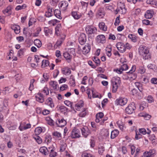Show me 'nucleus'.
<instances>
[{
	"label": "nucleus",
	"mask_w": 157,
	"mask_h": 157,
	"mask_svg": "<svg viewBox=\"0 0 157 157\" xmlns=\"http://www.w3.org/2000/svg\"><path fill=\"white\" fill-rule=\"evenodd\" d=\"M135 103L132 102L125 109V113L128 114L132 113L136 109Z\"/></svg>",
	"instance_id": "f257e3e1"
},
{
	"label": "nucleus",
	"mask_w": 157,
	"mask_h": 157,
	"mask_svg": "<svg viewBox=\"0 0 157 157\" xmlns=\"http://www.w3.org/2000/svg\"><path fill=\"white\" fill-rule=\"evenodd\" d=\"M70 136L72 138L79 137L80 136V133L79 130L74 128L72 131Z\"/></svg>",
	"instance_id": "f03ea898"
},
{
	"label": "nucleus",
	"mask_w": 157,
	"mask_h": 157,
	"mask_svg": "<svg viewBox=\"0 0 157 157\" xmlns=\"http://www.w3.org/2000/svg\"><path fill=\"white\" fill-rule=\"evenodd\" d=\"M117 81H117L116 78H113L112 81L111 82L112 84L113 85V92L115 93V92L117 89V88L118 87V82H119V79H120V78H117Z\"/></svg>",
	"instance_id": "7ed1b4c3"
},
{
	"label": "nucleus",
	"mask_w": 157,
	"mask_h": 157,
	"mask_svg": "<svg viewBox=\"0 0 157 157\" xmlns=\"http://www.w3.org/2000/svg\"><path fill=\"white\" fill-rule=\"evenodd\" d=\"M86 30L88 34L94 33L97 31V29L92 25H87L86 28Z\"/></svg>",
	"instance_id": "20e7f679"
},
{
	"label": "nucleus",
	"mask_w": 157,
	"mask_h": 157,
	"mask_svg": "<svg viewBox=\"0 0 157 157\" xmlns=\"http://www.w3.org/2000/svg\"><path fill=\"white\" fill-rule=\"evenodd\" d=\"M139 51L140 54L141 56L149 52V50L147 48L143 45H141L140 46Z\"/></svg>",
	"instance_id": "39448f33"
},
{
	"label": "nucleus",
	"mask_w": 157,
	"mask_h": 157,
	"mask_svg": "<svg viewBox=\"0 0 157 157\" xmlns=\"http://www.w3.org/2000/svg\"><path fill=\"white\" fill-rule=\"evenodd\" d=\"M117 49L121 52L123 53L125 52L126 48L124 44L122 42H118L116 45Z\"/></svg>",
	"instance_id": "423d86ee"
},
{
	"label": "nucleus",
	"mask_w": 157,
	"mask_h": 157,
	"mask_svg": "<svg viewBox=\"0 0 157 157\" xmlns=\"http://www.w3.org/2000/svg\"><path fill=\"white\" fill-rule=\"evenodd\" d=\"M155 153V150L154 149H151L149 151L144 153L143 155L141 157H152Z\"/></svg>",
	"instance_id": "0eeeda50"
},
{
	"label": "nucleus",
	"mask_w": 157,
	"mask_h": 157,
	"mask_svg": "<svg viewBox=\"0 0 157 157\" xmlns=\"http://www.w3.org/2000/svg\"><path fill=\"white\" fill-rule=\"evenodd\" d=\"M56 124L58 127H62L66 124L67 122L63 119H59L56 121Z\"/></svg>",
	"instance_id": "6e6552de"
},
{
	"label": "nucleus",
	"mask_w": 157,
	"mask_h": 157,
	"mask_svg": "<svg viewBox=\"0 0 157 157\" xmlns=\"http://www.w3.org/2000/svg\"><path fill=\"white\" fill-rule=\"evenodd\" d=\"M82 135L85 137H86L88 135L90 134L91 131L89 130L87 127L83 128L81 129Z\"/></svg>",
	"instance_id": "1a4fd4ad"
},
{
	"label": "nucleus",
	"mask_w": 157,
	"mask_h": 157,
	"mask_svg": "<svg viewBox=\"0 0 157 157\" xmlns=\"http://www.w3.org/2000/svg\"><path fill=\"white\" fill-rule=\"evenodd\" d=\"M91 49L90 44H86L82 48V52L84 54H86L88 53L90 51Z\"/></svg>",
	"instance_id": "9d476101"
},
{
	"label": "nucleus",
	"mask_w": 157,
	"mask_h": 157,
	"mask_svg": "<svg viewBox=\"0 0 157 157\" xmlns=\"http://www.w3.org/2000/svg\"><path fill=\"white\" fill-rule=\"evenodd\" d=\"M96 40L98 43H101L103 44L105 41V37L103 35H98L96 38Z\"/></svg>",
	"instance_id": "9b49d317"
},
{
	"label": "nucleus",
	"mask_w": 157,
	"mask_h": 157,
	"mask_svg": "<svg viewBox=\"0 0 157 157\" xmlns=\"http://www.w3.org/2000/svg\"><path fill=\"white\" fill-rule=\"evenodd\" d=\"M117 104H119L121 106L125 105L127 102V100L125 98H120L117 100Z\"/></svg>",
	"instance_id": "f8f14e48"
},
{
	"label": "nucleus",
	"mask_w": 157,
	"mask_h": 157,
	"mask_svg": "<svg viewBox=\"0 0 157 157\" xmlns=\"http://www.w3.org/2000/svg\"><path fill=\"white\" fill-rule=\"evenodd\" d=\"M78 40L81 44L83 45L85 44L86 40V38L85 34L82 33L81 35L79 37Z\"/></svg>",
	"instance_id": "ddd939ff"
},
{
	"label": "nucleus",
	"mask_w": 157,
	"mask_h": 157,
	"mask_svg": "<svg viewBox=\"0 0 157 157\" xmlns=\"http://www.w3.org/2000/svg\"><path fill=\"white\" fill-rule=\"evenodd\" d=\"M62 71L63 74L66 75H69L71 73L70 69L67 67H65L63 68L62 69Z\"/></svg>",
	"instance_id": "4468645a"
},
{
	"label": "nucleus",
	"mask_w": 157,
	"mask_h": 157,
	"mask_svg": "<svg viewBox=\"0 0 157 157\" xmlns=\"http://www.w3.org/2000/svg\"><path fill=\"white\" fill-rule=\"evenodd\" d=\"M135 84L140 91L141 92H143V90H144L143 85L139 82H136Z\"/></svg>",
	"instance_id": "2eb2a0df"
},
{
	"label": "nucleus",
	"mask_w": 157,
	"mask_h": 157,
	"mask_svg": "<svg viewBox=\"0 0 157 157\" xmlns=\"http://www.w3.org/2000/svg\"><path fill=\"white\" fill-rule=\"evenodd\" d=\"M153 11L152 10H148L144 14L145 17L147 19H150L152 17Z\"/></svg>",
	"instance_id": "dca6fc26"
},
{
	"label": "nucleus",
	"mask_w": 157,
	"mask_h": 157,
	"mask_svg": "<svg viewBox=\"0 0 157 157\" xmlns=\"http://www.w3.org/2000/svg\"><path fill=\"white\" fill-rule=\"evenodd\" d=\"M40 151L42 154L45 155H47L48 154V151L47 148L45 147H40Z\"/></svg>",
	"instance_id": "f3484780"
},
{
	"label": "nucleus",
	"mask_w": 157,
	"mask_h": 157,
	"mask_svg": "<svg viewBox=\"0 0 157 157\" xmlns=\"http://www.w3.org/2000/svg\"><path fill=\"white\" fill-rule=\"evenodd\" d=\"M83 101L82 100L80 101L78 103L75 104V107L77 110H79L83 106Z\"/></svg>",
	"instance_id": "a211bd4d"
},
{
	"label": "nucleus",
	"mask_w": 157,
	"mask_h": 157,
	"mask_svg": "<svg viewBox=\"0 0 157 157\" xmlns=\"http://www.w3.org/2000/svg\"><path fill=\"white\" fill-rule=\"evenodd\" d=\"M119 134V131L118 130L115 129L111 132V138L113 139L115 138Z\"/></svg>",
	"instance_id": "6ab92c4d"
},
{
	"label": "nucleus",
	"mask_w": 157,
	"mask_h": 157,
	"mask_svg": "<svg viewBox=\"0 0 157 157\" xmlns=\"http://www.w3.org/2000/svg\"><path fill=\"white\" fill-rule=\"evenodd\" d=\"M54 14L55 16L59 19H62V18L60 16L61 12L59 10L56 9L55 10Z\"/></svg>",
	"instance_id": "aec40b11"
},
{
	"label": "nucleus",
	"mask_w": 157,
	"mask_h": 157,
	"mask_svg": "<svg viewBox=\"0 0 157 157\" xmlns=\"http://www.w3.org/2000/svg\"><path fill=\"white\" fill-rule=\"evenodd\" d=\"M63 56L66 60L71 61L72 58V56L68 52H65L63 53Z\"/></svg>",
	"instance_id": "412c9836"
},
{
	"label": "nucleus",
	"mask_w": 157,
	"mask_h": 157,
	"mask_svg": "<svg viewBox=\"0 0 157 157\" xmlns=\"http://www.w3.org/2000/svg\"><path fill=\"white\" fill-rule=\"evenodd\" d=\"M99 26L100 29L105 31H106L107 27L105 26L104 23H100L99 24Z\"/></svg>",
	"instance_id": "4be33fe9"
},
{
	"label": "nucleus",
	"mask_w": 157,
	"mask_h": 157,
	"mask_svg": "<svg viewBox=\"0 0 157 157\" xmlns=\"http://www.w3.org/2000/svg\"><path fill=\"white\" fill-rule=\"evenodd\" d=\"M111 48L110 46H108L106 48V54L107 56L109 57H110L111 56Z\"/></svg>",
	"instance_id": "5701e85b"
},
{
	"label": "nucleus",
	"mask_w": 157,
	"mask_h": 157,
	"mask_svg": "<svg viewBox=\"0 0 157 157\" xmlns=\"http://www.w3.org/2000/svg\"><path fill=\"white\" fill-rule=\"evenodd\" d=\"M44 31L46 36H48V34H52V30L51 29H49L48 27H45L44 29Z\"/></svg>",
	"instance_id": "b1692460"
},
{
	"label": "nucleus",
	"mask_w": 157,
	"mask_h": 157,
	"mask_svg": "<svg viewBox=\"0 0 157 157\" xmlns=\"http://www.w3.org/2000/svg\"><path fill=\"white\" fill-rule=\"evenodd\" d=\"M34 44L38 48L40 47L42 45L41 41L37 39H36L34 40Z\"/></svg>",
	"instance_id": "393cba45"
},
{
	"label": "nucleus",
	"mask_w": 157,
	"mask_h": 157,
	"mask_svg": "<svg viewBox=\"0 0 157 157\" xmlns=\"http://www.w3.org/2000/svg\"><path fill=\"white\" fill-rule=\"evenodd\" d=\"M50 85L54 90L57 89V82L55 81H51L49 83Z\"/></svg>",
	"instance_id": "a878e982"
},
{
	"label": "nucleus",
	"mask_w": 157,
	"mask_h": 157,
	"mask_svg": "<svg viewBox=\"0 0 157 157\" xmlns=\"http://www.w3.org/2000/svg\"><path fill=\"white\" fill-rule=\"evenodd\" d=\"M128 37L134 42H136L137 41L136 36L134 34H129L128 36Z\"/></svg>",
	"instance_id": "bb28decb"
},
{
	"label": "nucleus",
	"mask_w": 157,
	"mask_h": 157,
	"mask_svg": "<svg viewBox=\"0 0 157 157\" xmlns=\"http://www.w3.org/2000/svg\"><path fill=\"white\" fill-rule=\"evenodd\" d=\"M52 135L55 137L58 138L59 140H60L62 138L61 134L58 132H54L52 133Z\"/></svg>",
	"instance_id": "cd10ccee"
},
{
	"label": "nucleus",
	"mask_w": 157,
	"mask_h": 157,
	"mask_svg": "<svg viewBox=\"0 0 157 157\" xmlns=\"http://www.w3.org/2000/svg\"><path fill=\"white\" fill-rule=\"evenodd\" d=\"M12 29L14 30V32L17 34H18L20 33V27L19 25L13 27Z\"/></svg>",
	"instance_id": "c85d7f7f"
},
{
	"label": "nucleus",
	"mask_w": 157,
	"mask_h": 157,
	"mask_svg": "<svg viewBox=\"0 0 157 157\" xmlns=\"http://www.w3.org/2000/svg\"><path fill=\"white\" fill-rule=\"evenodd\" d=\"M42 64L41 67L42 68H44L49 64V62L48 60H42Z\"/></svg>",
	"instance_id": "c756f323"
},
{
	"label": "nucleus",
	"mask_w": 157,
	"mask_h": 157,
	"mask_svg": "<svg viewBox=\"0 0 157 157\" xmlns=\"http://www.w3.org/2000/svg\"><path fill=\"white\" fill-rule=\"evenodd\" d=\"M93 60L96 64V66L100 65V60L98 58L94 57L93 58Z\"/></svg>",
	"instance_id": "7c9ffc66"
},
{
	"label": "nucleus",
	"mask_w": 157,
	"mask_h": 157,
	"mask_svg": "<svg viewBox=\"0 0 157 157\" xmlns=\"http://www.w3.org/2000/svg\"><path fill=\"white\" fill-rule=\"evenodd\" d=\"M72 15L73 17L76 19H78L80 18V16L77 14V13L76 11H73L72 12Z\"/></svg>",
	"instance_id": "2f4dec72"
},
{
	"label": "nucleus",
	"mask_w": 157,
	"mask_h": 157,
	"mask_svg": "<svg viewBox=\"0 0 157 157\" xmlns=\"http://www.w3.org/2000/svg\"><path fill=\"white\" fill-rule=\"evenodd\" d=\"M26 7V5L25 4H23L22 6H18L15 8L16 10H19L23 9H25Z\"/></svg>",
	"instance_id": "473e14b6"
},
{
	"label": "nucleus",
	"mask_w": 157,
	"mask_h": 157,
	"mask_svg": "<svg viewBox=\"0 0 157 157\" xmlns=\"http://www.w3.org/2000/svg\"><path fill=\"white\" fill-rule=\"evenodd\" d=\"M64 103L67 106L70 107L71 109H74V107H73L72 105V103L71 101L68 100H66L64 101Z\"/></svg>",
	"instance_id": "72a5a7b5"
},
{
	"label": "nucleus",
	"mask_w": 157,
	"mask_h": 157,
	"mask_svg": "<svg viewBox=\"0 0 157 157\" xmlns=\"http://www.w3.org/2000/svg\"><path fill=\"white\" fill-rule=\"evenodd\" d=\"M64 40V38H61L60 39L58 40L56 43V45L57 47H59L61 45Z\"/></svg>",
	"instance_id": "f704fd0d"
},
{
	"label": "nucleus",
	"mask_w": 157,
	"mask_h": 157,
	"mask_svg": "<svg viewBox=\"0 0 157 157\" xmlns=\"http://www.w3.org/2000/svg\"><path fill=\"white\" fill-rule=\"evenodd\" d=\"M82 157H95L93 155L87 153H84L82 155Z\"/></svg>",
	"instance_id": "c9c22d12"
},
{
	"label": "nucleus",
	"mask_w": 157,
	"mask_h": 157,
	"mask_svg": "<svg viewBox=\"0 0 157 157\" xmlns=\"http://www.w3.org/2000/svg\"><path fill=\"white\" fill-rule=\"evenodd\" d=\"M143 56V59H147L151 58V56L149 53H146L144 55H142Z\"/></svg>",
	"instance_id": "e433bc0d"
},
{
	"label": "nucleus",
	"mask_w": 157,
	"mask_h": 157,
	"mask_svg": "<svg viewBox=\"0 0 157 157\" xmlns=\"http://www.w3.org/2000/svg\"><path fill=\"white\" fill-rule=\"evenodd\" d=\"M148 68L152 69V70H155L157 69V67L155 64H149L147 66Z\"/></svg>",
	"instance_id": "4c0bfd02"
},
{
	"label": "nucleus",
	"mask_w": 157,
	"mask_h": 157,
	"mask_svg": "<svg viewBox=\"0 0 157 157\" xmlns=\"http://www.w3.org/2000/svg\"><path fill=\"white\" fill-rule=\"evenodd\" d=\"M52 140V137L51 136H46L45 137L44 141L45 143L50 142Z\"/></svg>",
	"instance_id": "58836bf2"
},
{
	"label": "nucleus",
	"mask_w": 157,
	"mask_h": 157,
	"mask_svg": "<svg viewBox=\"0 0 157 157\" xmlns=\"http://www.w3.org/2000/svg\"><path fill=\"white\" fill-rule=\"evenodd\" d=\"M34 138L38 144H40L42 142L41 139L39 136H36Z\"/></svg>",
	"instance_id": "ea45409f"
},
{
	"label": "nucleus",
	"mask_w": 157,
	"mask_h": 157,
	"mask_svg": "<svg viewBox=\"0 0 157 157\" xmlns=\"http://www.w3.org/2000/svg\"><path fill=\"white\" fill-rule=\"evenodd\" d=\"M104 147L102 146H100L98 147V153L100 155H102L105 151Z\"/></svg>",
	"instance_id": "a19ab883"
},
{
	"label": "nucleus",
	"mask_w": 157,
	"mask_h": 157,
	"mask_svg": "<svg viewBox=\"0 0 157 157\" xmlns=\"http://www.w3.org/2000/svg\"><path fill=\"white\" fill-rule=\"evenodd\" d=\"M142 135L138 131H136V135L135 138L136 140H138L140 139L142 137Z\"/></svg>",
	"instance_id": "79ce46f5"
},
{
	"label": "nucleus",
	"mask_w": 157,
	"mask_h": 157,
	"mask_svg": "<svg viewBox=\"0 0 157 157\" xmlns=\"http://www.w3.org/2000/svg\"><path fill=\"white\" fill-rule=\"evenodd\" d=\"M42 131V129L40 127H37L35 128V132L36 134H39Z\"/></svg>",
	"instance_id": "37998d69"
},
{
	"label": "nucleus",
	"mask_w": 157,
	"mask_h": 157,
	"mask_svg": "<svg viewBox=\"0 0 157 157\" xmlns=\"http://www.w3.org/2000/svg\"><path fill=\"white\" fill-rule=\"evenodd\" d=\"M58 109L60 110L62 112H65L66 111H67V109L64 106H61L59 107Z\"/></svg>",
	"instance_id": "c03bdc74"
},
{
	"label": "nucleus",
	"mask_w": 157,
	"mask_h": 157,
	"mask_svg": "<svg viewBox=\"0 0 157 157\" xmlns=\"http://www.w3.org/2000/svg\"><path fill=\"white\" fill-rule=\"evenodd\" d=\"M129 78L132 79H136L137 77V75L136 74L132 73H129Z\"/></svg>",
	"instance_id": "a18cd8bd"
},
{
	"label": "nucleus",
	"mask_w": 157,
	"mask_h": 157,
	"mask_svg": "<svg viewBox=\"0 0 157 157\" xmlns=\"http://www.w3.org/2000/svg\"><path fill=\"white\" fill-rule=\"evenodd\" d=\"M121 69L122 70V71H126L127 70L128 68V66L126 64H124L122 65L121 66Z\"/></svg>",
	"instance_id": "49530a36"
},
{
	"label": "nucleus",
	"mask_w": 157,
	"mask_h": 157,
	"mask_svg": "<svg viewBox=\"0 0 157 157\" xmlns=\"http://www.w3.org/2000/svg\"><path fill=\"white\" fill-rule=\"evenodd\" d=\"M25 50V48H21L18 52L17 55L18 56H20L22 55Z\"/></svg>",
	"instance_id": "de8ad7c7"
},
{
	"label": "nucleus",
	"mask_w": 157,
	"mask_h": 157,
	"mask_svg": "<svg viewBox=\"0 0 157 157\" xmlns=\"http://www.w3.org/2000/svg\"><path fill=\"white\" fill-rule=\"evenodd\" d=\"M142 116L144 117L146 120H149L151 117L150 115L148 114H144Z\"/></svg>",
	"instance_id": "09e8293b"
},
{
	"label": "nucleus",
	"mask_w": 157,
	"mask_h": 157,
	"mask_svg": "<svg viewBox=\"0 0 157 157\" xmlns=\"http://www.w3.org/2000/svg\"><path fill=\"white\" fill-rule=\"evenodd\" d=\"M81 3L83 8L86 9L87 8L88 3H86L84 2H81Z\"/></svg>",
	"instance_id": "8fccbe9b"
},
{
	"label": "nucleus",
	"mask_w": 157,
	"mask_h": 157,
	"mask_svg": "<svg viewBox=\"0 0 157 157\" xmlns=\"http://www.w3.org/2000/svg\"><path fill=\"white\" fill-rule=\"evenodd\" d=\"M86 114V112L85 111V109H84V110L81 113H80L79 116V117H84Z\"/></svg>",
	"instance_id": "3c124183"
},
{
	"label": "nucleus",
	"mask_w": 157,
	"mask_h": 157,
	"mask_svg": "<svg viewBox=\"0 0 157 157\" xmlns=\"http://www.w3.org/2000/svg\"><path fill=\"white\" fill-rule=\"evenodd\" d=\"M63 8L62 9L63 10H65L67 9V7L68 6V4L67 2L64 1H63Z\"/></svg>",
	"instance_id": "603ef678"
},
{
	"label": "nucleus",
	"mask_w": 157,
	"mask_h": 157,
	"mask_svg": "<svg viewBox=\"0 0 157 157\" xmlns=\"http://www.w3.org/2000/svg\"><path fill=\"white\" fill-rule=\"evenodd\" d=\"M120 23V16H119L116 18L114 24L115 26H117L119 25Z\"/></svg>",
	"instance_id": "864d4df0"
},
{
	"label": "nucleus",
	"mask_w": 157,
	"mask_h": 157,
	"mask_svg": "<svg viewBox=\"0 0 157 157\" xmlns=\"http://www.w3.org/2000/svg\"><path fill=\"white\" fill-rule=\"evenodd\" d=\"M70 82L71 83H72L74 85H75V79L72 75L70 76Z\"/></svg>",
	"instance_id": "5fc2aeb1"
},
{
	"label": "nucleus",
	"mask_w": 157,
	"mask_h": 157,
	"mask_svg": "<svg viewBox=\"0 0 157 157\" xmlns=\"http://www.w3.org/2000/svg\"><path fill=\"white\" fill-rule=\"evenodd\" d=\"M103 113L102 112H100L96 114V117L100 118L101 120H102L101 118L103 117Z\"/></svg>",
	"instance_id": "6e6d98bb"
},
{
	"label": "nucleus",
	"mask_w": 157,
	"mask_h": 157,
	"mask_svg": "<svg viewBox=\"0 0 157 157\" xmlns=\"http://www.w3.org/2000/svg\"><path fill=\"white\" fill-rule=\"evenodd\" d=\"M71 54H72L74 55L75 54V49L74 48H71L68 49V52Z\"/></svg>",
	"instance_id": "4d7b16f0"
},
{
	"label": "nucleus",
	"mask_w": 157,
	"mask_h": 157,
	"mask_svg": "<svg viewBox=\"0 0 157 157\" xmlns=\"http://www.w3.org/2000/svg\"><path fill=\"white\" fill-rule=\"evenodd\" d=\"M42 92L44 93L46 95H48L49 94V91L47 87H44L42 90Z\"/></svg>",
	"instance_id": "13d9d810"
},
{
	"label": "nucleus",
	"mask_w": 157,
	"mask_h": 157,
	"mask_svg": "<svg viewBox=\"0 0 157 157\" xmlns=\"http://www.w3.org/2000/svg\"><path fill=\"white\" fill-rule=\"evenodd\" d=\"M66 145L65 144L61 145L60 147V151H64L66 149Z\"/></svg>",
	"instance_id": "bf43d9fd"
},
{
	"label": "nucleus",
	"mask_w": 157,
	"mask_h": 157,
	"mask_svg": "<svg viewBox=\"0 0 157 157\" xmlns=\"http://www.w3.org/2000/svg\"><path fill=\"white\" fill-rule=\"evenodd\" d=\"M11 10V7L10 6L7 7L3 11L4 13H9Z\"/></svg>",
	"instance_id": "052dcab7"
},
{
	"label": "nucleus",
	"mask_w": 157,
	"mask_h": 157,
	"mask_svg": "<svg viewBox=\"0 0 157 157\" xmlns=\"http://www.w3.org/2000/svg\"><path fill=\"white\" fill-rule=\"evenodd\" d=\"M151 82L152 84H157V78H152L151 80Z\"/></svg>",
	"instance_id": "680f3d73"
},
{
	"label": "nucleus",
	"mask_w": 157,
	"mask_h": 157,
	"mask_svg": "<svg viewBox=\"0 0 157 157\" xmlns=\"http://www.w3.org/2000/svg\"><path fill=\"white\" fill-rule=\"evenodd\" d=\"M56 152H54L52 150H51L50 153V156L51 157H54L56 155Z\"/></svg>",
	"instance_id": "e2e57ef3"
},
{
	"label": "nucleus",
	"mask_w": 157,
	"mask_h": 157,
	"mask_svg": "<svg viewBox=\"0 0 157 157\" xmlns=\"http://www.w3.org/2000/svg\"><path fill=\"white\" fill-rule=\"evenodd\" d=\"M68 88L67 85L64 84L61 86L60 88V90L62 91L65 90L66 89Z\"/></svg>",
	"instance_id": "0e129e2a"
},
{
	"label": "nucleus",
	"mask_w": 157,
	"mask_h": 157,
	"mask_svg": "<svg viewBox=\"0 0 157 157\" xmlns=\"http://www.w3.org/2000/svg\"><path fill=\"white\" fill-rule=\"evenodd\" d=\"M139 132L144 135L146 133V130L144 128H140L139 129Z\"/></svg>",
	"instance_id": "69168bd1"
},
{
	"label": "nucleus",
	"mask_w": 157,
	"mask_h": 157,
	"mask_svg": "<svg viewBox=\"0 0 157 157\" xmlns=\"http://www.w3.org/2000/svg\"><path fill=\"white\" fill-rule=\"evenodd\" d=\"M59 73V71L58 70L56 69L54 71L53 73V77L54 78L57 77Z\"/></svg>",
	"instance_id": "338daca9"
},
{
	"label": "nucleus",
	"mask_w": 157,
	"mask_h": 157,
	"mask_svg": "<svg viewBox=\"0 0 157 157\" xmlns=\"http://www.w3.org/2000/svg\"><path fill=\"white\" fill-rule=\"evenodd\" d=\"M48 123L51 126H53L54 125V121L51 119H50L48 121Z\"/></svg>",
	"instance_id": "774afa93"
}]
</instances>
